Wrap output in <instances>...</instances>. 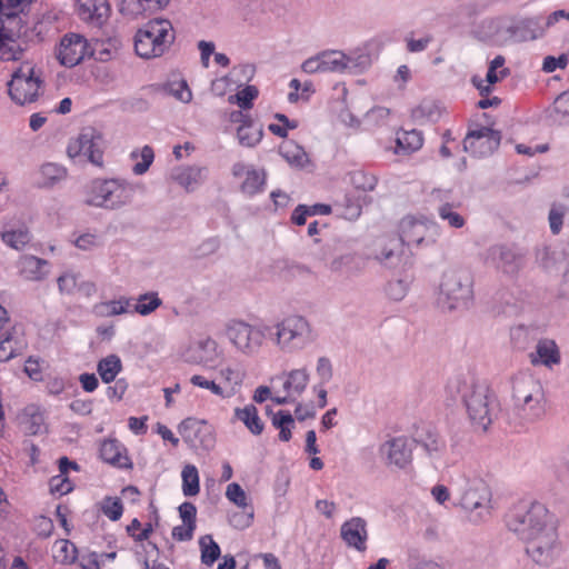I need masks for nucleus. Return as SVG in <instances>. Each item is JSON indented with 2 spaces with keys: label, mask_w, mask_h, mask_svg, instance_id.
Segmentation results:
<instances>
[{
  "label": "nucleus",
  "mask_w": 569,
  "mask_h": 569,
  "mask_svg": "<svg viewBox=\"0 0 569 569\" xmlns=\"http://www.w3.org/2000/svg\"><path fill=\"white\" fill-rule=\"evenodd\" d=\"M508 525L526 542V551L535 562L545 566L552 562L558 520L545 505L532 502L528 508H516Z\"/></svg>",
  "instance_id": "f257e3e1"
},
{
  "label": "nucleus",
  "mask_w": 569,
  "mask_h": 569,
  "mask_svg": "<svg viewBox=\"0 0 569 569\" xmlns=\"http://www.w3.org/2000/svg\"><path fill=\"white\" fill-rule=\"evenodd\" d=\"M134 189L123 179H94L88 186L87 202L93 207L117 210L131 202Z\"/></svg>",
  "instance_id": "f03ea898"
},
{
  "label": "nucleus",
  "mask_w": 569,
  "mask_h": 569,
  "mask_svg": "<svg viewBox=\"0 0 569 569\" xmlns=\"http://www.w3.org/2000/svg\"><path fill=\"white\" fill-rule=\"evenodd\" d=\"M174 41V30L170 21L157 19L138 30L134 49L138 56L151 59L162 56Z\"/></svg>",
  "instance_id": "7ed1b4c3"
},
{
  "label": "nucleus",
  "mask_w": 569,
  "mask_h": 569,
  "mask_svg": "<svg viewBox=\"0 0 569 569\" xmlns=\"http://www.w3.org/2000/svg\"><path fill=\"white\" fill-rule=\"evenodd\" d=\"M428 227L425 222L412 216L403 218L400 222V236H383L373 242V257L379 261H387L405 243L420 244L427 237Z\"/></svg>",
  "instance_id": "20e7f679"
},
{
  "label": "nucleus",
  "mask_w": 569,
  "mask_h": 569,
  "mask_svg": "<svg viewBox=\"0 0 569 569\" xmlns=\"http://www.w3.org/2000/svg\"><path fill=\"white\" fill-rule=\"evenodd\" d=\"M268 327L254 326L243 320H230L226 325V336L237 352L256 357L267 343Z\"/></svg>",
  "instance_id": "39448f33"
},
{
  "label": "nucleus",
  "mask_w": 569,
  "mask_h": 569,
  "mask_svg": "<svg viewBox=\"0 0 569 569\" xmlns=\"http://www.w3.org/2000/svg\"><path fill=\"white\" fill-rule=\"evenodd\" d=\"M41 72L30 61H23L8 82L9 96L17 104L23 106L36 101L42 87Z\"/></svg>",
  "instance_id": "423d86ee"
},
{
  "label": "nucleus",
  "mask_w": 569,
  "mask_h": 569,
  "mask_svg": "<svg viewBox=\"0 0 569 569\" xmlns=\"http://www.w3.org/2000/svg\"><path fill=\"white\" fill-rule=\"evenodd\" d=\"M462 398L468 416L475 428L486 431L491 425V405L489 388L483 383H463Z\"/></svg>",
  "instance_id": "0eeeda50"
},
{
  "label": "nucleus",
  "mask_w": 569,
  "mask_h": 569,
  "mask_svg": "<svg viewBox=\"0 0 569 569\" xmlns=\"http://www.w3.org/2000/svg\"><path fill=\"white\" fill-rule=\"evenodd\" d=\"M106 141L102 132L93 127H87L74 139H71L67 147V154L72 160L86 159L93 166H103V151Z\"/></svg>",
  "instance_id": "6e6552de"
},
{
  "label": "nucleus",
  "mask_w": 569,
  "mask_h": 569,
  "mask_svg": "<svg viewBox=\"0 0 569 569\" xmlns=\"http://www.w3.org/2000/svg\"><path fill=\"white\" fill-rule=\"evenodd\" d=\"M311 339V326L302 316L291 315L276 325L274 342L281 350L293 351L300 349Z\"/></svg>",
  "instance_id": "1a4fd4ad"
},
{
  "label": "nucleus",
  "mask_w": 569,
  "mask_h": 569,
  "mask_svg": "<svg viewBox=\"0 0 569 569\" xmlns=\"http://www.w3.org/2000/svg\"><path fill=\"white\" fill-rule=\"evenodd\" d=\"M471 298V286L467 277L456 271L445 273L440 283L439 302L449 310L467 305Z\"/></svg>",
  "instance_id": "9d476101"
},
{
  "label": "nucleus",
  "mask_w": 569,
  "mask_h": 569,
  "mask_svg": "<svg viewBox=\"0 0 569 569\" xmlns=\"http://www.w3.org/2000/svg\"><path fill=\"white\" fill-rule=\"evenodd\" d=\"M322 73H352L362 72L369 66L366 56H347L342 51L327 50L320 52Z\"/></svg>",
  "instance_id": "9b49d317"
},
{
  "label": "nucleus",
  "mask_w": 569,
  "mask_h": 569,
  "mask_svg": "<svg viewBox=\"0 0 569 569\" xmlns=\"http://www.w3.org/2000/svg\"><path fill=\"white\" fill-rule=\"evenodd\" d=\"M93 53L87 39L79 33L64 34L56 50L60 64L72 68Z\"/></svg>",
  "instance_id": "f8f14e48"
},
{
  "label": "nucleus",
  "mask_w": 569,
  "mask_h": 569,
  "mask_svg": "<svg viewBox=\"0 0 569 569\" xmlns=\"http://www.w3.org/2000/svg\"><path fill=\"white\" fill-rule=\"evenodd\" d=\"M500 141L501 134L499 131L480 127L468 132L463 140V149L475 157H488L498 149Z\"/></svg>",
  "instance_id": "ddd939ff"
},
{
  "label": "nucleus",
  "mask_w": 569,
  "mask_h": 569,
  "mask_svg": "<svg viewBox=\"0 0 569 569\" xmlns=\"http://www.w3.org/2000/svg\"><path fill=\"white\" fill-rule=\"evenodd\" d=\"M513 398L516 400L519 416L527 421H533L545 415V402L539 389L535 393L527 391L526 386H519L515 389Z\"/></svg>",
  "instance_id": "4468645a"
},
{
  "label": "nucleus",
  "mask_w": 569,
  "mask_h": 569,
  "mask_svg": "<svg viewBox=\"0 0 569 569\" xmlns=\"http://www.w3.org/2000/svg\"><path fill=\"white\" fill-rule=\"evenodd\" d=\"M380 453L388 466L397 468L407 467L412 459L411 443L406 437H397L386 441L380 448Z\"/></svg>",
  "instance_id": "2eb2a0df"
},
{
  "label": "nucleus",
  "mask_w": 569,
  "mask_h": 569,
  "mask_svg": "<svg viewBox=\"0 0 569 569\" xmlns=\"http://www.w3.org/2000/svg\"><path fill=\"white\" fill-rule=\"evenodd\" d=\"M208 178V168L202 166H180L170 172V179L187 192L194 191Z\"/></svg>",
  "instance_id": "dca6fc26"
},
{
  "label": "nucleus",
  "mask_w": 569,
  "mask_h": 569,
  "mask_svg": "<svg viewBox=\"0 0 569 569\" xmlns=\"http://www.w3.org/2000/svg\"><path fill=\"white\" fill-rule=\"evenodd\" d=\"M0 236L8 247L16 250H23L32 240L27 223L14 217L3 224Z\"/></svg>",
  "instance_id": "f3484780"
},
{
  "label": "nucleus",
  "mask_w": 569,
  "mask_h": 569,
  "mask_svg": "<svg viewBox=\"0 0 569 569\" xmlns=\"http://www.w3.org/2000/svg\"><path fill=\"white\" fill-rule=\"evenodd\" d=\"M341 539L350 548L360 552L366 551L368 530L367 522L360 517H353L341 525L340 529Z\"/></svg>",
  "instance_id": "a211bd4d"
},
{
  "label": "nucleus",
  "mask_w": 569,
  "mask_h": 569,
  "mask_svg": "<svg viewBox=\"0 0 569 569\" xmlns=\"http://www.w3.org/2000/svg\"><path fill=\"white\" fill-rule=\"evenodd\" d=\"M100 458L119 469H131L132 461L128 455L127 448L117 439H106L101 442L99 449Z\"/></svg>",
  "instance_id": "6ab92c4d"
},
{
  "label": "nucleus",
  "mask_w": 569,
  "mask_h": 569,
  "mask_svg": "<svg viewBox=\"0 0 569 569\" xmlns=\"http://www.w3.org/2000/svg\"><path fill=\"white\" fill-rule=\"evenodd\" d=\"M108 0H77L79 18L93 26H101L110 14Z\"/></svg>",
  "instance_id": "aec40b11"
},
{
  "label": "nucleus",
  "mask_w": 569,
  "mask_h": 569,
  "mask_svg": "<svg viewBox=\"0 0 569 569\" xmlns=\"http://www.w3.org/2000/svg\"><path fill=\"white\" fill-rule=\"evenodd\" d=\"M170 0H119V11L128 18L152 14L163 9Z\"/></svg>",
  "instance_id": "412c9836"
},
{
  "label": "nucleus",
  "mask_w": 569,
  "mask_h": 569,
  "mask_svg": "<svg viewBox=\"0 0 569 569\" xmlns=\"http://www.w3.org/2000/svg\"><path fill=\"white\" fill-rule=\"evenodd\" d=\"M68 177V169L59 163L46 162L40 166L37 172L36 183L39 188L51 189L64 181Z\"/></svg>",
  "instance_id": "4be33fe9"
},
{
  "label": "nucleus",
  "mask_w": 569,
  "mask_h": 569,
  "mask_svg": "<svg viewBox=\"0 0 569 569\" xmlns=\"http://www.w3.org/2000/svg\"><path fill=\"white\" fill-rule=\"evenodd\" d=\"M49 262L31 254L20 257L18 261L20 274L31 281H40L48 274Z\"/></svg>",
  "instance_id": "5701e85b"
},
{
  "label": "nucleus",
  "mask_w": 569,
  "mask_h": 569,
  "mask_svg": "<svg viewBox=\"0 0 569 569\" xmlns=\"http://www.w3.org/2000/svg\"><path fill=\"white\" fill-rule=\"evenodd\" d=\"M561 357L557 343L551 339H541L538 341L536 352L530 353V361L533 366L543 365L552 367L560 363Z\"/></svg>",
  "instance_id": "b1692460"
},
{
  "label": "nucleus",
  "mask_w": 569,
  "mask_h": 569,
  "mask_svg": "<svg viewBox=\"0 0 569 569\" xmlns=\"http://www.w3.org/2000/svg\"><path fill=\"white\" fill-rule=\"evenodd\" d=\"M234 176H244L241 190L247 194H254L261 190L264 184L266 176L263 171L249 168L242 163L233 166Z\"/></svg>",
  "instance_id": "393cba45"
},
{
  "label": "nucleus",
  "mask_w": 569,
  "mask_h": 569,
  "mask_svg": "<svg viewBox=\"0 0 569 569\" xmlns=\"http://www.w3.org/2000/svg\"><path fill=\"white\" fill-rule=\"evenodd\" d=\"M512 21L515 26L513 32H516V42L535 40L545 31L541 19L539 17L525 18Z\"/></svg>",
  "instance_id": "a878e982"
},
{
  "label": "nucleus",
  "mask_w": 569,
  "mask_h": 569,
  "mask_svg": "<svg viewBox=\"0 0 569 569\" xmlns=\"http://www.w3.org/2000/svg\"><path fill=\"white\" fill-rule=\"evenodd\" d=\"M422 133L416 129L402 130L397 133L396 138V153L409 154L422 147Z\"/></svg>",
  "instance_id": "bb28decb"
},
{
  "label": "nucleus",
  "mask_w": 569,
  "mask_h": 569,
  "mask_svg": "<svg viewBox=\"0 0 569 569\" xmlns=\"http://www.w3.org/2000/svg\"><path fill=\"white\" fill-rule=\"evenodd\" d=\"M279 152L290 166L305 168L309 163L307 152L292 140L283 141L279 147Z\"/></svg>",
  "instance_id": "cd10ccee"
},
{
  "label": "nucleus",
  "mask_w": 569,
  "mask_h": 569,
  "mask_svg": "<svg viewBox=\"0 0 569 569\" xmlns=\"http://www.w3.org/2000/svg\"><path fill=\"white\" fill-rule=\"evenodd\" d=\"M309 382V375L305 369L291 370L283 381V392L295 400L305 391Z\"/></svg>",
  "instance_id": "c85d7f7f"
},
{
  "label": "nucleus",
  "mask_w": 569,
  "mask_h": 569,
  "mask_svg": "<svg viewBox=\"0 0 569 569\" xmlns=\"http://www.w3.org/2000/svg\"><path fill=\"white\" fill-rule=\"evenodd\" d=\"M122 369L120 357L113 353L100 359L97 363V371L104 383L113 382Z\"/></svg>",
  "instance_id": "c756f323"
},
{
  "label": "nucleus",
  "mask_w": 569,
  "mask_h": 569,
  "mask_svg": "<svg viewBox=\"0 0 569 569\" xmlns=\"http://www.w3.org/2000/svg\"><path fill=\"white\" fill-rule=\"evenodd\" d=\"M262 134L261 126L253 120H246L244 124H240L237 129L239 143L248 148L257 146L261 141Z\"/></svg>",
  "instance_id": "7c9ffc66"
},
{
  "label": "nucleus",
  "mask_w": 569,
  "mask_h": 569,
  "mask_svg": "<svg viewBox=\"0 0 569 569\" xmlns=\"http://www.w3.org/2000/svg\"><path fill=\"white\" fill-rule=\"evenodd\" d=\"M487 498V488L481 480L475 481L461 496V505L466 509H477Z\"/></svg>",
  "instance_id": "2f4dec72"
},
{
  "label": "nucleus",
  "mask_w": 569,
  "mask_h": 569,
  "mask_svg": "<svg viewBox=\"0 0 569 569\" xmlns=\"http://www.w3.org/2000/svg\"><path fill=\"white\" fill-rule=\"evenodd\" d=\"M53 559L62 565H72L78 558L77 547L67 539H59L52 547Z\"/></svg>",
  "instance_id": "473e14b6"
},
{
  "label": "nucleus",
  "mask_w": 569,
  "mask_h": 569,
  "mask_svg": "<svg viewBox=\"0 0 569 569\" xmlns=\"http://www.w3.org/2000/svg\"><path fill=\"white\" fill-rule=\"evenodd\" d=\"M236 417L244 423V426L253 433L260 435L263 431V422L261 421L258 410L253 405H248L242 409H236Z\"/></svg>",
  "instance_id": "72a5a7b5"
},
{
  "label": "nucleus",
  "mask_w": 569,
  "mask_h": 569,
  "mask_svg": "<svg viewBox=\"0 0 569 569\" xmlns=\"http://www.w3.org/2000/svg\"><path fill=\"white\" fill-rule=\"evenodd\" d=\"M182 492L186 497L197 496L200 491V478L194 465H186L181 471Z\"/></svg>",
  "instance_id": "f704fd0d"
},
{
  "label": "nucleus",
  "mask_w": 569,
  "mask_h": 569,
  "mask_svg": "<svg viewBox=\"0 0 569 569\" xmlns=\"http://www.w3.org/2000/svg\"><path fill=\"white\" fill-rule=\"evenodd\" d=\"M272 426L279 430V440L288 442L291 437V429L295 426V420L290 411L279 410L272 416Z\"/></svg>",
  "instance_id": "c9c22d12"
},
{
  "label": "nucleus",
  "mask_w": 569,
  "mask_h": 569,
  "mask_svg": "<svg viewBox=\"0 0 569 569\" xmlns=\"http://www.w3.org/2000/svg\"><path fill=\"white\" fill-rule=\"evenodd\" d=\"M132 300L130 298L121 297L118 300L102 302L97 306L99 313L106 317H114L123 313L131 312Z\"/></svg>",
  "instance_id": "e433bc0d"
},
{
  "label": "nucleus",
  "mask_w": 569,
  "mask_h": 569,
  "mask_svg": "<svg viewBox=\"0 0 569 569\" xmlns=\"http://www.w3.org/2000/svg\"><path fill=\"white\" fill-rule=\"evenodd\" d=\"M161 303L162 301L157 292H147L138 297L137 302L131 307V312L148 316L157 310Z\"/></svg>",
  "instance_id": "4c0bfd02"
},
{
  "label": "nucleus",
  "mask_w": 569,
  "mask_h": 569,
  "mask_svg": "<svg viewBox=\"0 0 569 569\" xmlns=\"http://www.w3.org/2000/svg\"><path fill=\"white\" fill-rule=\"evenodd\" d=\"M201 549V561L207 566H212L214 561L220 557V547L213 540L212 536L207 535L199 540Z\"/></svg>",
  "instance_id": "58836bf2"
},
{
  "label": "nucleus",
  "mask_w": 569,
  "mask_h": 569,
  "mask_svg": "<svg viewBox=\"0 0 569 569\" xmlns=\"http://www.w3.org/2000/svg\"><path fill=\"white\" fill-rule=\"evenodd\" d=\"M239 509L240 510L232 511L228 515V522L234 529L244 530L253 523L254 508L246 507Z\"/></svg>",
  "instance_id": "ea45409f"
},
{
  "label": "nucleus",
  "mask_w": 569,
  "mask_h": 569,
  "mask_svg": "<svg viewBox=\"0 0 569 569\" xmlns=\"http://www.w3.org/2000/svg\"><path fill=\"white\" fill-rule=\"evenodd\" d=\"M349 182L358 190L372 191L378 179L375 174L359 169L349 173Z\"/></svg>",
  "instance_id": "a19ab883"
},
{
  "label": "nucleus",
  "mask_w": 569,
  "mask_h": 569,
  "mask_svg": "<svg viewBox=\"0 0 569 569\" xmlns=\"http://www.w3.org/2000/svg\"><path fill=\"white\" fill-rule=\"evenodd\" d=\"M130 157L132 159L140 158V161H138L132 167V172L137 176H141V174L146 173L148 171V169L150 168V166L152 164L153 159H154V153H153V149L150 146H144L140 151H132Z\"/></svg>",
  "instance_id": "79ce46f5"
},
{
  "label": "nucleus",
  "mask_w": 569,
  "mask_h": 569,
  "mask_svg": "<svg viewBox=\"0 0 569 569\" xmlns=\"http://www.w3.org/2000/svg\"><path fill=\"white\" fill-rule=\"evenodd\" d=\"M512 20H500L497 24L496 33L492 36V43L503 46L509 42H516V32Z\"/></svg>",
  "instance_id": "37998d69"
},
{
  "label": "nucleus",
  "mask_w": 569,
  "mask_h": 569,
  "mask_svg": "<svg viewBox=\"0 0 569 569\" xmlns=\"http://www.w3.org/2000/svg\"><path fill=\"white\" fill-rule=\"evenodd\" d=\"M101 512L111 521H117L122 517L123 505L117 497H104L100 502Z\"/></svg>",
  "instance_id": "c03bdc74"
},
{
  "label": "nucleus",
  "mask_w": 569,
  "mask_h": 569,
  "mask_svg": "<svg viewBox=\"0 0 569 569\" xmlns=\"http://www.w3.org/2000/svg\"><path fill=\"white\" fill-rule=\"evenodd\" d=\"M555 121L569 124V91L559 94L553 102Z\"/></svg>",
  "instance_id": "a18cd8bd"
},
{
  "label": "nucleus",
  "mask_w": 569,
  "mask_h": 569,
  "mask_svg": "<svg viewBox=\"0 0 569 569\" xmlns=\"http://www.w3.org/2000/svg\"><path fill=\"white\" fill-rule=\"evenodd\" d=\"M226 498L238 508L253 507L248 501L246 491L237 482H231L227 486Z\"/></svg>",
  "instance_id": "49530a36"
},
{
  "label": "nucleus",
  "mask_w": 569,
  "mask_h": 569,
  "mask_svg": "<svg viewBox=\"0 0 569 569\" xmlns=\"http://www.w3.org/2000/svg\"><path fill=\"white\" fill-rule=\"evenodd\" d=\"M274 118L280 123H270L268 129L276 136L280 138H286L288 136V130H293L298 127V121L290 120L287 116L282 113H277Z\"/></svg>",
  "instance_id": "de8ad7c7"
},
{
  "label": "nucleus",
  "mask_w": 569,
  "mask_h": 569,
  "mask_svg": "<svg viewBox=\"0 0 569 569\" xmlns=\"http://www.w3.org/2000/svg\"><path fill=\"white\" fill-rule=\"evenodd\" d=\"M258 97V89L254 86H247L237 94L230 96L229 101H236L241 109H250L252 101Z\"/></svg>",
  "instance_id": "09e8293b"
},
{
  "label": "nucleus",
  "mask_w": 569,
  "mask_h": 569,
  "mask_svg": "<svg viewBox=\"0 0 569 569\" xmlns=\"http://www.w3.org/2000/svg\"><path fill=\"white\" fill-rule=\"evenodd\" d=\"M389 117H390V110L388 108L373 107L366 113L365 120L370 126L382 127L388 123Z\"/></svg>",
  "instance_id": "8fccbe9b"
},
{
  "label": "nucleus",
  "mask_w": 569,
  "mask_h": 569,
  "mask_svg": "<svg viewBox=\"0 0 569 569\" xmlns=\"http://www.w3.org/2000/svg\"><path fill=\"white\" fill-rule=\"evenodd\" d=\"M49 487L51 493L64 496L73 490V482L66 475H57L50 479Z\"/></svg>",
  "instance_id": "3c124183"
},
{
  "label": "nucleus",
  "mask_w": 569,
  "mask_h": 569,
  "mask_svg": "<svg viewBox=\"0 0 569 569\" xmlns=\"http://www.w3.org/2000/svg\"><path fill=\"white\" fill-rule=\"evenodd\" d=\"M21 352V346L12 337L8 336L0 340V361L4 362Z\"/></svg>",
  "instance_id": "603ef678"
},
{
  "label": "nucleus",
  "mask_w": 569,
  "mask_h": 569,
  "mask_svg": "<svg viewBox=\"0 0 569 569\" xmlns=\"http://www.w3.org/2000/svg\"><path fill=\"white\" fill-rule=\"evenodd\" d=\"M190 382L193 386L208 389L213 395L219 396L221 398L230 397V393H226L224 390L214 381L206 379L203 376L194 375L190 378Z\"/></svg>",
  "instance_id": "864d4df0"
},
{
  "label": "nucleus",
  "mask_w": 569,
  "mask_h": 569,
  "mask_svg": "<svg viewBox=\"0 0 569 569\" xmlns=\"http://www.w3.org/2000/svg\"><path fill=\"white\" fill-rule=\"evenodd\" d=\"M219 373L223 381L231 386L230 396L234 392L236 387H240L242 383L243 373L234 368L226 367Z\"/></svg>",
  "instance_id": "5fc2aeb1"
},
{
  "label": "nucleus",
  "mask_w": 569,
  "mask_h": 569,
  "mask_svg": "<svg viewBox=\"0 0 569 569\" xmlns=\"http://www.w3.org/2000/svg\"><path fill=\"white\" fill-rule=\"evenodd\" d=\"M31 0H0V16L11 18L22 11Z\"/></svg>",
  "instance_id": "6e6d98bb"
},
{
  "label": "nucleus",
  "mask_w": 569,
  "mask_h": 569,
  "mask_svg": "<svg viewBox=\"0 0 569 569\" xmlns=\"http://www.w3.org/2000/svg\"><path fill=\"white\" fill-rule=\"evenodd\" d=\"M112 386L107 388L106 395L109 400L120 401L127 392L128 383L126 379H118L113 381Z\"/></svg>",
  "instance_id": "4d7b16f0"
},
{
  "label": "nucleus",
  "mask_w": 569,
  "mask_h": 569,
  "mask_svg": "<svg viewBox=\"0 0 569 569\" xmlns=\"http://www.w3.org/2000/svg\"><path fill=\"white\" fill-rule=\"evenodd\" d=\"M179 516L182 523H187L196 527L197 521V508L192 502H183L179 506Z\"/></svg>",
  "instance_id": "13d9d810"
},
{
  "label": "nucleus",
  "mask_w": 569,
  "mask_h": 569,
  "mask_svg": "<svg viewBox=\"0 0 569 569\" xmlns=\"http://www.w3.org/2000/svg\"><path fill=\"white\" fill-rule=\"evenodd\" d=\"M57 282L61 293L70 295L77 287V277L73 273H63L58 278Z\"/></svg>",
  "instance_id": "bf43d9fd"
},
{
  "label": "nucleus",
  "mask_w": 569,
  "mask_h": 569,
  "mask_svg": "<svg viewBox=\"0 0 569 569\" xmlns=\"http://www.w3.org/2000/svg\"><path fill=\"white\" fill-rule=\"evenodd\" d=\"M196 527L182 523L172 529V538L177 541H189L193 537Z\"/></svg>",
  "instance_id": "052dcab7"
},
{
  "label": "nucleus",
  "mask_w": 569,
  "mask_h": 569,
  "mask_svg": "<svg viewBox=\"0 0 569 569\" xmlns=\"http://www.w3.org/2000/svg\"><path fill=\"white\" fill-rule=\"evenodd\" d=\"M292 213H331V207L325 203H316L313 206L298 204Z\"/></svg>",
  "instance_id": "680f3d73"
},
{
  "label": "nucleus",
  "mask_w": 569,
  "mask_h": 569,
  "mask_svg": "<svg viewBox=\"0 0 569 569\" xmlns=\"http://www.w3.org/2000/svg\"><path fill=\"white\" fill-rule=\"evenodd\" d=\"M317 373L322 383L328 382L332 378V366L328 358H319L317 363Z\"/></svg>",
  "instance_id": "e2e57ef3"
},
{
  "label": "nucleus",
  "mask_w": 569,
  "mask_h": 569,
  "mask_svg": "<svg viewBox=\"0 0 569 569\" xmlns=\"http://www.w3.org/2000/svg\"><path fill=\"white\" fill-rule=\"evenodd\" d=\"M200 425H204V422L194 418H187L179 425V432L186 440H191L190 432L197 430Z\"/></svg>",
  "instance_id": "0e129e2a"
},
{
  "label": "nucleus",
  "mask_w": 569,
  "mask_h": 569,
  "mask_svg": "<svg viewBox=\"0 0 569 569\" xmlns=\"http://www.w3.org/2000/svg\"><path fill=\"white\" fill-rule=\"evenodd\" d=\"M301 69L306 73H322L320 53L305 60L301 64Z\"/></svg>",
  "instance_id": "69168bd1"
},
{
  "label": "nucleus",
  "mask_w": 569,
  "mask_h": 569,
  "mask_svg": "<svg viewBox=\"0 0 569 569\" xmlns=\"http://www.w3.org/2000/svg\"><path fill=\"white\" fill-rule=\"evenodd\" d=\"M147 420H148L147 416L140 417V418L130 417L129 420H128L129 429L134 435H144L147 432V430H148Z\"/></svg>",
  "instance_id": "338daca9"
},
{
  "label": "nucleus",
  "mask_w": 569,
  "mask_h": 569,
  "mask_svg": "<svg viewBox=\"0 0 569 569\" xmlns=\"http://www.w3.org/2000/svg\"><path fill=\"white\" fill-rule=\"evenodd\" d=\"M566 63H567V58L565 56H561L559 58L548 56L543 60L542 69L546 72H552L557 68H565Z\"/></svg>",
  "instance_id": "774afa93"
}]
</instances>
